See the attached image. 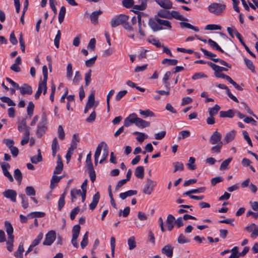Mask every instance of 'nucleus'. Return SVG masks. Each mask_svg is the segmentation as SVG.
I'll return each instance as SVG.
<instances>
[{
  "label": "nucleus",
  "instance_id": "obj_1",
  "mask_svg": "<svg viewBox=\"0 0 258 258\" xmlns=\"http://www.w3.org/2000/svg\"><path fill=\"white\" fill-rule=\"evenodd\" d=\"M226 7L225 4L214 3L209 5L208 8L210 13L220 16L224 13Z\"/></svg>",
  "mask_w": 258,
  "mask_h": 258
},
{
  "label": "nucleus",
  "instance_id": "obj_2",
  "mask_svg": "<svg viewBox=\"0 0 258 258\" xmlns=\"http://www.w3.org/2000/svg\"><path fill=\"white\" fill-rule=\"evenodd\" d=\"M128 19V16L125 15L120 14L117 15L111 20L110 22L111 26L115 28L117 26L126 22Z\"/></svg>",
  "mask_w": 258,
  "mask_h": 258
},
{
  "label": "nucleus",
  "instance_id": "obj_3",
  "mask_svg": "<svg viewBox=\"0 0 258 258\" xmlns=\"http://www.w3.org/2000/svg\"><path fill=\"white\" fill-rule=\"evenodd\" d=\"M81 227L79 225H75L72 229V239L71 242L73 246L78 248L79 244L77 242V238L79 237Z\"/></svg>",
  "mask_w": 258,
  "mask_h": 258
},
{
  "label": "nucleus",
  "instance_id": "obj_4",
  "mask_svg": "<svg viewBox=\"0 0 258 258\" xmlns=\"http://www.w3.org/2000/svg\"><path fill=\"white\" fill-rule=\"evenodd\" d=\"M156 183L155 181L150 178L147 179L146 183L143 188V192L146 195H151L155 186L156 185Z\"/></svg>",
  "mask_w": 258,
  "mask_h": 258
},
{
  "label": "nucleus",
  "instance_id": "obj_5",
  "mask_svg": "<svg viewBox=\"0 0 258 258\" xmlns=\"http://www.w3.org/2000/svg\"><path fill=\"white\" fill-rule=\"evenodd\" d=\"M56 238V233L53 230L49 231L45 235L43 244L44 245H50Z\"/></svg>",
  "mask_w": 258,
  "mask_h": 258
},
{
  "label": "nucleus",
  "instance_id": "obj_6",
  "mask_svg": "<svg viewBox=\"0 0 258 258\" xmlns=\"http://www.w3.org/2000/svg\"><path fill=\"white\" fill-rule=\"evenodd\" d=\"M222 139V135L219 133L217 131H215L213 134L211 136L209 141L212 145H216L219 144Z\"/></svg>",
  "mask_w": 258,
  "mask_h": 258
},
{
  "label": "nucleus",
  "instance_id": "obj_7",
  "mask_svg": "<svg viewBox=\"0 0 258 258\" xmlns=\"http://www.w3.org/2000/svg\"><path fill=\"white\" fill-rule=\"evenodd\" d=\"M137 115L135 113L130 114L124 120V126L125 127L130 126L132 124H136L137 119Z\"/></svg>",
  "mask_w": 258,
  "mask_h": 258
},
{
  "label": "nucleus",
  "instance_id": "obj_8",
  "mask_svg": "<svg viewBox=\"0 0 258 258\" xmlns=\"http://www.w3.org/2000/svg\"><path fill=\"white\" fill-rule=\"evenodd\" d=\"M3 196L7 199H9L13 202H16L17 192L13 189H7L3 193Z\"/></svg>",
  "mask_w": 258,
  "mask_h": 258
},
{
  "label": "nucleus",
  "instance_id": "obj_9",
  "mask_svg": "<svg viewBox=\"0 0 258 258\" xmlns=\"http://www.w3.org/2000/svg\"><path fill=\"white\" fill-rule=\"evenodd\" d=\"M98 104V102H96L95 101L94 91H92L88 97V101L86 105L87 106V107H90V108L93 107L95 108L96 107Z\"/></svg>",
  "mask_w": 258,
  "mask_h": 258
},
{
  "label": "nucleus",
  "instance_id": "obj_10",
  "mask_svg": "<svg viewBox=\"0 0 258 258\" xmlns=\"http://www.w3.org/2000/svg\"><path fill=\"white\" fill-rule=\"evenodd\" d=\"M155 1L164 9L169 10L172 8V3L170 0H155Z\"/></svg>",
  "mask_w": 258,
  "mask_h": 258
},
{
  "label": "nucleus",
  "instance_id": "obj_11",
  "mask_svg": "<svg viewBox=\"0 0 258 258\" xmlns=\"http://www.w3.org/2000/svg\"><path fill=\"white\" fill-rule=\"evenodd\" d=\"M19 89L22 95H31L33 92L31 86L27 84H23L21 87H19Z\"/></svg>",
  "mask_w": 258,
  "mask_h": 258
},
{
  "label": "nucleus",
  "instance_id": "obj_12",
  "mask_svg": "<svg viewBox=\"0 0 258 258\" xmlns=\"http://www.w3.org/2000/svg\"><path fill=\"white\" fill-rule=\"evenodd\" d=\"M147 0H138L139 5H136L134 6V11L135 13H137L139 11H143L146 9L147 4Z\"/></svg>",
  "mask_w": 258,
  "mask_h": 258
},
{
  "label": "nucleus",
  "instance_id": "obj_13",
  "mask_svg": "<svg viewBox=\"0 0 258 258\" xmlns=\"http://www.w3.org/2000/svg\"><path fill=\"white\" fill-rule=\"evenodd\" d=\"M161 251L167 256L171 257L173 255V247L171 245L168 244L164 246Z\"/></svg>",
  "mask_w": 258,
  "mask_h": 258
},
{
  "label": "nucleus",
  "instance_id": "obj_14",
  "mask_svg": "<svg viewBox=\"0 0 258 258\" xmlns=\"http://www.w3.org/2000/svg\"><path fill=\"white\" fill-rule=\"evenodd\" d=\"M175 217L171 214L168 215L166 219L167 227L169 231H171L175 224Z\"/></svg>",
  "mask_w": 258,
  "mask_h": 258
},
{
  "label": "nucleus",
  "instance_id": "obj_15",
  "mask_svg": "<svg viewBox=\"0 0 258 258\" xmlns=\"http://www.w3.org/2000/svg\"><path fill=\"white\" fill-rule=\"evenodd\" d=\"M63 163L60 158V156L59 155L57 156V165L56 166L55 169L53 171L54 174H60L62 169H63Z\"/></svg>",
  "mask_w": 258,
  "mask_h": 258
},
{
  "label": "nucleus",
  "instance_id": "obj_16",
  "mask_svg": "<svg viewBox=\"0 0 258 258\" xmlns=\"http://www.w3.org/2000/svg\"><path fill=\"white\" fill-rule=\"evenodd\" d=\"M149 25L154 31H157L163 29V27L160 26L155 20L150 19L149 21Z\"/></svg>",
  "mask_w": 258,
  "mask_h": 258
},
{
  "label": "nucleus",
  "instance_id": "obj_17",
  "mask_svg": "<svg viewBox=\"0 0 258 258\" xmlns=\"http://www.w3.org/2000/svg\"><path fill=\"white\" fill-rule=\"evenodd\" d=\"M236 132L234 130H232L228 133H227L225 137H224V142L225 144H228L229 142L232 141L236 135Z\"/></svg>",
  "mask_w": 258,
  "mask_h": 258
},
{
  "label": "nucleus",
  "instance_id": "obj_18",
  "mask_svg": "<svg viewBox=\"0 0 258 258\" xmlns=\"http://www.w3.org/2000/svg\"><path fill=\"white\" fill-rule=\"evenodd\" d=\"M236 110L233 109H229L227 111H221L219 113L220 117L232 118Z\"/></svg>",
  "mask_w": 258,
  "mask_h": 258
},
{
  "label": "nucleus",
  "instance_id": "obj_19",
  "mask_svg": "<svg viewBox=\"0 0 258 258\" xmlns=\"http://www.w3.org/2000/svg\"><path fill=\"white\" fill-rule=\"evenodd\" d=\"M135 124L138 127L142 128L148 127L150 125L149 122L143 120V119L139 117H137Z\"/></svg>",
  "mask_w": 258,
  "mask_h": 258
},
{
  "label": "nucleus",
  "instance_id": "obj_20",
  "mask_svg": "<svg viewBox=\"0 0 258 258\" xmlns=\"http://www.w3.org/2000/svg\"><path fill=\"white\" fill-rule=\"evenodd\" d=\"M155 20L158 22L160 26L163 25L165 27V28L171 29L172 27L171 23L169 21L163 20L159 18L157 16H155Z\"/></svg>",
  "mask_w": 258,
  "mask_h": 258
},
{
  "label": "nucleus",
  "instance_id": "obj_21",
  "mask_svg": "<svg viewBox=\"0 0 258 258\" xmlns=\"http://www.w3.org/2000/svg\"><path fill=\"white\" fill-rule=\"evenodd\" d=\"M207 64L214 71V72L222 73L223 71H227L228 69L226 68L220 67L210 61L207 62Z\"/></svg>",
  "mask_w": 258,
  "mask_h": 258
},
{
  "label": "nucleus",
  "instance_id": "obj_22",
  "mask_svg": "<svg viewBox=\"0 0 258 258\" xmlns=\"http://www.w3.org/2000/svg\"><path fill=\"white\" fill-rule=\"evenodd\" d=\"M46 129V124L39 123L37 125L36 134L38 137L40 138L44 134Z\"/></svg>",
  "mask_w": 258,
  "mask_h": 258
},
{
  "label": "nucleus",
  "instance_id": "obj_23",
  "mask_svg": "<svg viewBox=\"0 0 258 258\" xmlns=\"http://www.w3.org/2000/svg\"><path fill=\"white\" fill-rule=\"evenodd\" d=\"M137 194V191L136 190H129L124 192H121L119 194V198L122 200L125 199L127 197H132L136 195Z\"/></svg>",
  "mask_w": 258,
  "mask_h": 258
},
{
  "label": "nucleus",
  "instance_id": "obj_24",
  "mask_svg": "<svg viewBox=\"0 0 258 258\" xmlns=\"http://www.w3.org/2000/svg\"><path fill=\"white\" fill-rule=\"evenodd\" d=\"M37 152L38 154L37 156H34L31 157V161L33 164H37L42 161V157L40 149H38L37 150Z\"/></svg>",
  "mask_w": 258,
  "mask_h": 258
},
{
  "label": "nucleus",
  "instance_id": "obj_25",
  "mask_svg": "<svg viewBox=\"0 0 258 258\" xmlns=\"http://www.w3.org/2000/svg\"><path fill=\"white\" fill-rule=\"evenodd\" d=\"M102 13L100 10L94 11L90 15V20L92 23L96 24L98 22V19L99 15Z\"/></svg>",
  "mask_w": 258,
  "mask_h": 258
},
{
  "label": "nucleus",
  "instance_id": "obj_26",
  "mask_svg": "<svg viewBox=\"0 0 258 258\" xmlns=\"http://www.w3.org/2000/svg\"><path fill=\"white\" fill-rule=\"evenodd\" d=\"M170 14L171 15V19L172 18H174L175 19L178 20H180V21H187V19H186V18H184V17H183L177 11H172L171 12H170Z\"/></svg>",
  "mask_w": 258,
  "mask_h": 258
},
{
  "label": "nucleus",
  "instance_id": "obj_27",
  "mask_svg": "<svg viewBox=\"0 0 258 258\" xmlns=\"http://www.w3.org/2000/svg\"><path fill=\"white\" fill-rule=\"evenodd\" d=\"M206 190L205 187H201L198 188L191 189L183 194V195L191 196V194L204 192Z\"/></svg>",
  "mask_w": 258,
  "mask_h": 258
},
{
  "label": "nucleus",
  "instance_id": "obj_28",
  "mask_svg": "<svg viewBox=\"0 0 258 258\" xmlns=\"http://www.w3.org/2000/svg\"><path fill=\"white\" fill-rule=\"evenodd\" d=\"M133 135H138L136 139L140 143H142L148 138V135L144 133L135 132L133 133Z\"/></svg>",
  "mask_w": 258,
  "mask_h": 258
},
{
  "label": "nucleus",
  "instance_id": "obj_29",
  "mask_svg": "<svg viewBox=\"0 0 258 258\" xmlns=\"http://www.w3.org/2000/svg\"><path fill=\"white\" fill-rule=\"evenodd\" d=\"M59 148V147L58 144L57 140L56 138H55L54 139H53L51 145V149L52 151V154L53 157L55 156L56 153L57 151L58 150Z\"/></svg>",
  "mask_w": 258,
  "mask_h": 258
},
{
  "label": "nucleus",
  "instance_id": "obj_30",
  "mask_svg": "<svg viewBox=\"0 0 258 258\" xmlns=\"http://www.w3.org/2000/svg\"><path fill=\"white\" fill-rule=\"evenodd\" d=\"M136 176L139 178L142 179L144 176V168L143 166H138L135 171Z\"/></svg>",
  "mask_w": 258,
  "mask_h": 258
},
{
  "label": "nucleus",
  "instance_id": "obj_31",
  "mask_svg": "<svg viewBox=\"0 0 258 258\" xmlns=\"http://www.w3.org/2000/svg\"><path fill=\"white\" fill-rule=\"evenodd\" d=\"M5 226L8 237H14V235H13V228L12 224L10 222L6 221L5 222Z\"/></svg>",
  "mask_w": 258,
  "mask_h": 258
},
{
  "label": "nucleus",
  "instance_id": "obj_32",
  "mask_svg": "<svg viewBox=\"0 0 258 258\" xmlns=\"http://www.w3.org/2000/svg\"><path fill=\"white\" fill-rule=\"evenodd\" d=\"M105 145H107L104 142H102L98 145L95 153L94 157L96 158L99 157L102 148H106Z\"/></svg>",
  "mask_w": 258,
  "mask_h": 258
},
{
  "label": "nucleus",
  "instance_id": "obj_33",
  "mask_svg": "<svg viewBox=\"0 0 258 258\" xmlns=\"http://www.w3.org/2000/svg\"><path fill=\"white\" fill-rule=\"evenodd\" d=\"M171 75V73L170 71H167L165 74L164 77L163 78V82L165 85V87L168 90L170 89V84L168 82V80H169Z\"/></svg>",
  "mask_w": 258,
  "mask_h": 258
},
{
  "label": "nucleus",
  "instance_id": "obj_34",
  "mask_svg": "<svg viewBox=\"0 0 258 258\" xmlns=\"http://www.w3.org/2000/svg\"><path fill=\"white\" fill-rule=\"evenodd\" d=\"M127 244L130 250H133L137 246V242L135 240V237L134 236L130 237L127 239Z\"/></svg>",
  "mask_w": 258,
  "mask_h": 258
},
{
  "label": "nucleus",
  "instance_id": "obj_35",
  "mask_svg": "<svg viewBox=\"0 0 258 258\" xmlns=\"http://www.w3.org/2000/svg\"><path fill=\"white\" fill-rule=\"evenodd\" d=\"M179 24H180L181 28H188V29H191L196 32L199 31V29L198 28V27L194 26L189 23L184 22H180Z\"/></svg>",
  "mask_w": 258,
  "mask_h": 258
},
{
  "label": "nucleus",
  "instance_id": "obj_36",
  "mask_svg": "<svg viewBox=\"0 0 258 258\" xmlns=\"http://www.w3.org/2000/svg\"><path fill=\"white\" fill-rule=\"evenodd\" d=\"M24 251L23 243L21 242L17 250L15 252L14 255L17 258H23V252Z\"/></svg>",
  "mask_w": 258,
  "mask_h": 258
},
{
  "label": "nucleus",
  "instance_id": "obj_37",
  "mask_svg": "<svg viewBox=\"0 0 258 258\" xmlns=\"http://www.w3.org/2000/svg\"><path fill=\"white\" fill-rule=\"evenodd\" d=\"M155 16H157L158 18L160 17L163 18L171 19L170 12L167 11L160 10L158 12L157 15Z\"/></svg>",
  "mask_w": 258,
  "mask_h": 258
},
{
  "label": "nucleus",
  "instance_id": "obj_38",
  "mask_svg": "<svg viewBox=\"0 0 258 258\" xmlns=\"http://www.w3.org/2000/svg\"><path fill=\"white\" fill-rule=\"evenodd\" d=\"M174 169L173 172L175 173L177 171H183L184 170L183 164L180 162H175L173 163Z\"/></svg>",
  "mask_w": 258,
  "mask_h": 258
},
{
  "label": "nucleus",
  "instance_id": "obj_39",
  "mask_svg": "<svg viewBox=\"0 0 258 258\" xmlns=\"http://www.w3.org/2000/svg\"><path fill=\"white\" fill-rule=\"evenodd\" d=\"M66 10L64 7L62 6L58 14V22L61 24L64 20Z\"/></svg>",
  "mask_w": 258,
  "mask_h": 258
},
{
  "label": "nucleus",
  "instance_id": "obj_40",
  "mask_svg": "<svg viewBox=\"0 0 258 258\" xmlns=\"http://www.w3.org/2000/svg\"><path fill=\"white\" fill-rule=\"evenodd\" d=\"M14 241V237H8V239L7 240V248L10 252L12 251L13 250Z\"/></svg>",
  "mask_w": 258,
  "mask_h": 258
},
{
  "label": "nucleus",
  "instance_id": "obj_41",
  "mask_svg": "<svg viewBox=\"0 0 258 258\" xmlns=\"http://www.w3.org/2000/svg\"><path fill=\"white\" fill-rule=\"evenodd\" d=\"M220 107L217 104L215 105V106L212 108H209V115L214 116L218 113V111L220 110Z\"/></svg>",
  "mask_w": 258,
  "mask_h": 258
},
{
  "label": "nucleus",
  "instance_id": "obj_42",
  "mask_svg": "<svg viewBox=\"0 0 258 258\" xmlns=\"http://www.w3.org/2000/svg\"><path fill=\"white\" fill-rule=\"evenodd\" d=\"M232 160V157L228 158L226 160H224L221 163L220 167V170H223L225 169H228V165L229 163L231 162V161Z\"/></svg>",
  "mask_w": 258,
  "mask_h": 258
},
{
  "label": "nucleus",
  "instance_id": "obj_43",
  "mask_svg": "<svg viewBox=\"0 0 258 258\" xmlns=\"http://www.w3.org/2000/svg\"><path fill=\"white\" fill-rule=\"evenodd\" d=\"M139 113L144 117H147L148 116L153 117L155 116L154 113L148 109L145 110L140 109L139 110Z\"/></svg>",
  "mask_w": 258,
  "mask_h": 258
},
{
  "label": "nucleus",
  "instance_id": "obj_44",
  "mask_svg": "<svg viewBox=\"0 0 258 258\" xmlns=\"http://www.w3.org/2000/svg\"><path fill=\"white\" fill-rule=\"evenodd\" d=\"M81 191L80 189H73L71 191V201L72 202H74L77 196H80L81 194Z\"/></svg>",
  "mask_w": 258,
  "mask_h": 258
},
{
  "label": "nucleus",
  "instance_id": "obj_45",
  "mask_svg": "<svg viewBox=\"0 0 258 258\" xmlns=\"http://www.w3.org/2000/svg\"><path fill=\"white\" fill-rule=\"evenodd\" d=\"M29 127L26 124V120L25 119H23L21 122H18V130L19 132H23L26 128Z\"/></svg>",
  "mask_w": 258,
  "mask_h": 258
},
{
  "label": "nucleus",
  "instance_id": "obj_46",
  "mask_svg": "<svg viewBox=\"0 0 258 258\" xmlns=\"http://www.w3.org/2000/svg\"><path fill=\"white\" fill-rule=\"evenodd\" d=\"M195 158L192 157H190L189 158L188 162L187 164V166L190 170H194L196 169V166L195 164Z\"/></svg>",
  "mask_w": 258,
  "mask_h": 258
},
{
  "label": "nucleus",
  "instance_id": "obj_47",
  "mask_svg": "<svg viewBox=\"0 0 258 258\" xmlns=\"http://www.w3.org/2000/svg\"><path fill=\"white\" fill-rule=\"evenodd\" d=\"M0 99L2 102L7 103L9 106H14L16 105L15 103L8 97H1Z\"/></svg>",
  "mask_w": 258,
  "mask_h": 258
},
{
  "label": "nucleus",
  "instance_id": "obj_48",
  "mask_svg": "<svg viewBox=\"0 0 258 258\" xmlns=\"http://www.w3.org/2000/svg\"><path fill=\"white\" fill-rule=\"evenodd\" d=\"M216 145L213 146L211 149V151L213 153H219L221 152V150L223 145L222 142H220L218 144H216Z\"/></svg>",
  "mask_w": 258,
  "mask_h": 258
},
{
  "label": "nucleus",
  "instance_id": "obj_49",
  "mask_svg": "<svg viewBox=\"0 0 258 258\" xmlns=\"http://www.w3.org/2000/svg\"><path fill=\"white\" fill-rule=\"evenodd\" d=\"M42 73L43 76V81H40V82L47 85V81L48 78V72L47 68L46 66H44L42 68Z\"/></svg>",
  "mask_w": 258,
  "mask_h": 258
},
{
  "label": "nucleus",
  "instance_id": "obj_50",
  "mask_svg": "<svg viewBox=\"0 0 258 258\" xmlns=\"http://www.w3.org/2000/svg\"><path fill=\"white\" fill-rule=\"evenodd\" d=\"M43 237V234L42 233H40L36 238L33 241L32 244H31L32 246L35 247L38 245L40 242L41 241Z\"/></svg>",
  "mask_w": 258,
  "mask_h": 258
},
{
  "label": "nucleus",
  "instance_id": "obj_51",
  "mask_svg": "<svg viewBox=\"0 0 258 258\" xmlns=\"http://www.w3.org/2000/svg\"><path fill=\"white\" fill-rule=\"evenodd\" d=\"M134 0H122V4L124 7L127 9L131 8L132 7L134 8Z\"/></svg>",
  "mask_w": 258,
  "mask_h": 258
},
{
  "label": "nucleus",
  "instance_id": "obj_52",
  "mask_svg": "<svg viewBox=\"0 0 258 258\" xmlns=\"http://www.w3.org/2000/svg\"><path fill=\"white\" fill-rule=\"evenodd\" d=\"M177 63L178 60L175 59L165 58L162 61V64L167 63L169 66H175Z\"/></svg>",
  "mask_w": 258,
  "mask_h": 258
},
{
  "label": "nucleus",
  "instance_id": "obj_53",
  "mask_svg": "<svg viewBox=\"0 0 258 258\" xmlns=\"http://www.w3.org/2000/svg\"><path fill=\"white\" fill-rule=\"evenodd\" d=\"M88 232L87 231L83 236V239L81 242V246L84 249L88 243Z\"/></svg>",
  "mask_w": 258,
  "mask_h": 258
},
{
  "label": "nucleus",
  "instance_id": "obj_54",
  "mask_svg": "<svg viewBox=\"0 0 258 258\" xmlns=\"http://www.w3.org/2000/svg\"><path fill=\"white\" fill-rule=\"evenodd\" d=\"M26 194L28 196H34L36 194V191L34 188L31 186H28L25 189Z\"/></svg>",
  "mask_w": 258,
  "mask_h": 258
},
{
  "label": "nucleus",
  "instance_id": "obj_55",
  "mask_svg": "<svg viewBox=\"0 0 258 258\" xmlns=\"http://www.w3.org/2000/svg\"><path fill=\"white\" fill-rule=\"evenodd\" d=\"M105 147H106L105 149H103V153L102 154V158L99 161L100 164L103 163L106 160V159L108 157V153H109L108 147L107 145H105Z\"/></svg>",
  "mask_w": 258,
  "mask_h": 258
},
{
  "label": "nucleus",
  "instance_id": "obj_56",
  "mask_svg": "<svg viewBox=\"0 0 258 258\" xmlns=\"http://www.w3.org/2000/svg\"><path fill=\"white\" fill-rule=\"evenodd\" d=\"M45 215V213L42 212H33L30 213L28 216L33 218L34 217H43Z\"/></svg>",
  "mask_w": 258,
  "mask_h": 258
},
{
  "label": "nucleus",
  "instance_id": "obj_57",
  "mask_svg": "<svg viewBox=\"0 0 258 258\" xmlns=\"http://www.w3.org/2000/svg\"><path fill=\"white\" fill-rule=\"evenodd\" d=\"M178 242L180 244H184L185 243L190 242V240L186 238V237L183 234H180L177 239Z\"/></svg>",
  "mask_w": 258,
  "mask_h": 258
},
{
  "label": "nucleus",
  "instance_id": "obj_58",
  "mask_svg": "<svg viewBox=\"0 0 258 258\" xmlns=\"http://www.w3.org/2000/svg\"><path fill=\"white\" fill-rule=\"evenodd\" d=\"M19 197L22 200V206L24 209H26L28 207V199L26 197L25 195L21 194L19 195Z\"/></svg>",
  "mask_w": 258,
  "mask_h": 258
},
{
  "label": "nucleus",
  "instance_id": "obj_59",
  "mask_svg": "<svg viewBox=\"0 0 258 258\" xmlns=\"http://www.w3.org/2000/svg\"><path fill=\"white\" fill-rule=\"evenodd\" d=\"M61 37V32L60 30H58L57 34L54 38V43L55 45V46L58 48L59 47V41Z\"/></svg>",
  "mask_w": 258,
  "mask_h": 258
},
{
  "label": "nucleus",
  "instance_id": "obj_60",
  "mask_svg": "<svg viewBox=\"0 0 258 258\" xmlns=\"http://www.w3.org/2000/svg\"><path fill=\"white\" fill-rule=\"evenodd\" d=\"M88 173L89 174V176L90 178V180L92 182H94L96 179V174L95 170H94L93 167L91 168H88Z\"/></svg>",
  "mask_w": 258,
  "mask_h": 258
},
{
  "label": "nucleus",
  "instance_id": "obj_61",
  "mask_svg": "<svg viewBox=\"0 0 258 258\" xmlns=\"http://www.w3.org/2000/svg\"><path fill=\"white\" fill-rule=\"evenodd\" d=\"M180 136L178 137V140H180L181 139L183 140L185 138H188L190 136V132L187 130L182 131L179 133Z\"/></svg>",
  "mask_w": 258,
  "mask_h": 258
},
{
  "label": "nucleus",
  "instance_id": "obj_62",
  "mask_svg": "<svg viewBox=\"0 0 258 258\" xmlns=\"http://www.w3.org/2000/svg\"><path fill=\"white\" fill-rule=\"evenodd\" d=\"M34 104L32 102H29L27 106V114L31 117L33 113Z\"/></svg>",
  "mask_w": 258,
  "mask_h": 258
},
{
  "label": "nucleus",
  "instance_id": "obj_63",
  "mask_svg": "<svg viewBox=\"0 0 258 258\" xmlns=\"http://www.w3.org/2000/svg\"><path fill=\"white\" fill-rule=\"evenodd\" d=\"M14 177L16 180L20 182L22 179V174L21 171L19 169H16L14 171Z\"/></svg>",
  "mask_w": 258,
  "mask_h": 258
},
{
  "label": "nucleus",
  "instance_id": "obj_64",
  "mask_svg": "<svg viewBox=\"0 0 258 258\" xmlns=\"http://www.w3.org/2000/svg\"><path fill=\"white\" fill-rule=\"evenodd\" d=\"M130 208L129 207H126L122 211L120 210L119 212L118 215L120 216L122 215L123 217H126L130 214Z\"/></svg>",
  "mask_w": 258,
  "mask_h": 258
}]
</instances>
